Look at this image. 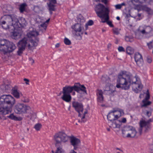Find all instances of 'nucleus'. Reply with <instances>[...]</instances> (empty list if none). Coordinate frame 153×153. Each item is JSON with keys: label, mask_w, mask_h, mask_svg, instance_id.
<instances>
[{"label": "nucleus", "mask_w": 153, "mask_h": 153, "mask_svg": "<svg viewBox=\"0 0 153 153\" xmlns=\"http://www.w3.org/2000/svg\"><path fill=\"white\" fill-rule=\"evenodd\" d=\"M134 49L131 47L128 46L126 48V53L128 54H132L134 53Z\"/></svg>", "instance_id": "27"}, {"label": "nucleus", "mask_w": 153, "mask_h": 153, "mask_svg": "<svg viewBox=\"0 0 153 153\" xmlns=\"http://www.w3.org/2000/svg\"><path fill=\"white\" fill-rule=\"evenodd\" d=\"M30 107L23 104L18 103L15 106L14 111L17 114L28 113L30 110Z\"/></svg>", "instance_id": "10"}, {"label": "nucleus", "mask_w": 153, "mask_h": 153, "mask_svg": "<svg viewBox=\"0 0 153 153\" xmlns=\"http://www.w3.org/2000/svg\"><path fill=\"white\" fill-rule=\"evenodd\" d=\"M19 50L17 51V53L18 55L20 56L23 53V51L25 50V48H22L20 47H18Z\"/></svg>", "instance_id": "42"}, {"label": "nucleus", "mask_w": 153, "mask_h": 153, "mask_svg": "<svg viewBox=\"0 0 153 153\" xmlns=\"http://www.w3.org/2000/svg\"><path fill=\"white\" fill-rule=\"evenodd\" d=\"M153 121V119H150L147 121H146L145 120H142L140 121L139 124L140 125V128L138 131L140 135H141L142 133V131L143 128H144V132H147L151 128V123Z\"/></svg>", "instance_id": "7"}, {"label": "nucleus", "mask_w": 153, "mask_h": 153, "mask_svg": "<svg viewBox=\"0 0 153 153\" xmlns=\"http://www.w3.org/2000/svg\"><path fill=\"white\" fill-rule=\"evenodd\" d=\"M119 122H120L122 123H125L126 121V118H123L122 119V120L121 121L118 120Z\"/></svg>", "instance_id": "54"}, {"label": "nucleus", "mask_w": 153, "mask_h": 153, "mask_svg": "<svg viewBox=\"0 0 153 153\" xmlns=\"http://www.w3.org/2000/svg\"><path fill=\"white\" fill-rule=\"evenodd\" d=\"M69 153H77V152H75L74 150H71Z\"/></svg>", "instance_id": "63"}, {"label": "nucleus", "mask_w": 153, "mask_h": 153, "mask_svg": "<svg viewBox=\"0 0 153 153\" xmlns=\"http://www.w3.org/2000/svg\"><path fill=\"white\" fill-rule=\"evenodd\" d=\"M107 22V24L111 27H114L113 25L112 24V22L110 21H108V20L107 21H105V20L102 21V22Z\"/></svg>", "instance_id": "49"}, {"label": "nucleus", "mask_w": 153, "mask_h": 153, "mask_svg": "<svg viewBox=\"0 0 153 153\" xmlns=\"http://www.w3.org/2000/svg\"><path fill=\"white\" fill-rule=\"evenodd\" d=\"M147 45L148 46V48L149 49H151L153 48L152 45V42L151 41L149 43H147Z\"/></svg>", "instance_id": "47"}, {"label": "nucleus", "mask_w": 153, "mask_h": 153, "mask_svg": "<svg viewBox=\"0 0 153 153\" xmlns=\"http://www.w3.org/2000/svg\"><path fill=\"white\" fill-rule=\"evenodd\" d=\"M30 114V116L31 117V119H35L36 117V114L35 112H33V110H30L29 111V112Z\"/></svg>", "instance_id": "36"}, {"label": "nucleus", "mask_w": 153, "mask_h": 153, "mask_svg": "<svg viewBox=\"0 0 153 153\" xmlns=\"http://www.w3.org/2000/svg\"><path fill=\"white\" fill-rule=\"evenodd\" d=\"M117 122H118L117 120L113 121L108 122V124L109 126L111 128H119L120 126L117 123Z\"/></svg>", "instance_id": "21"}, {"label": "nucleus", "mask_w": 153, "mask_h": 153, "mask_svg": "<svg viewBox=\"0 0 153 153\" xmlns=\"http://www.w3.org/2000/svg\"><path fill=\"white\" fill-rule=\"evenodd\" d=\"M22 101L25 102H28L29 101V100L26 97L22 99Z\"/></svg>", "instance_id": "57"}, {"label": "nucleus", "mask_w": 153, "mask_h": 153, "mask_svg": "<svg viewBox=\"0 0 153 153\" xmlns=\"http://www.w3.org/2000/svg\"><path fill=\"white\" fill-rule=\"evenodd\" d=\"M15 103L13 97L9 95H3L0 97V108H3L4 111H7V114H1L5 115L11 112V107Z\"/></svg>", "instance_id": "2"}, {"label": "nucleus", "mask_w": 153, "mask_h": 153, "mask_svg": "<svg viewBox=\"0 0 153 153\" xmlns=\"http://www.w3.org/2000/svg\"><path fill=\"white\" fill-rule=\"evenodd\" d=\"M138 2V0H136V1H135V0H131V3L134 4H135L134 2Z\"/></svg>", "instance_id": "61"}, {"label": "nucleus", "mask_w": 153, "mask_h": 153, "mask_svg": "<svg viewBox=\"0 0 153 153\" xmlns=\"http://www.w3.org/2000/svg\"><path fill=\"white\" fill-rule=\"evenodd\" d=\"M151 114L152 113L151 111H147L146 115L149 117L151 115Z\"/></svg>", "instance_id": "53"}, {"label": "nucleus", "mask_w": 153, "mask_h": 153, "mask_svg": "<svg viewBox=\"0 0 153 153\" xmlns=\"http://www.w3.org/2000/svg\"><path fill=\"white\" fill-rule=\"evenodd\" d=\"M147 93L146 94V96L145 99L148 100L150 97L149 94V93L148 90H147Z\"/></svg>", "instance_id": "51"}, {"label": "nucleus", "mask_w": 153, "mask_h": 153, "mask_svg": "<svg viewBox=\"0 0 153 153\" xmlns=\"http://www.w3.org/2000/svg\"><path fill=\"white\" fill-rule=\"evenodd\" d=\"M1 88L3 90L4 92H8L11 90L10 86L7 85H1Z\"/></svg>", "instance_id": "25"}, {"label": "nucleus", "mask_w": 153, "mask_h": 153, "mask_svg": "<svg viewBox=\"0 0 153 153\" xmlns=\"http://www.w3.org/2000/svg\"><path fill=\"white\" fill-rule=\"evenodd\" d=\"M87 24L88 25L91 26L93 24L94 22L93 20H90L88 22Z\"/></svg>", "instance_id": "52"}, {"label": "nucleus", "mask_w": 153, "mask_h": 153, "mask_svg": "<svg viewBox=\"0 0 153 153\" xmlns=\"http://www.w3.org/2000/svg\"><path fill=\"white\" fill-rule=\"evenodd\" d=\"M134 59L137 65L139 67L142 66L143 64V60L141 55L138 52L134 54Z\"/></svg>", "instance_id": "16"}, {"label": "nucleus", "mask_w": 153, "mask_h": 153, "mask_svg": "<svg viewBox=\"0 0 153 153\" xmlns=\"http://www.w3.org/2000/svg\"><path fill=\"white\" fill-rule=\"evenodd\" d=\"M125 39L126 42H131L134 41V38L131 36H126Z\"/></svg>", "instance_id": "31"}, {"label": "nucleus", "mask_w": 153, "mask_h": 153, "mask_svg": "<svg viewBox=\"0 0 153 153\" xmlns=\"http://www.w3.org/2000/svg\"><path fill=\"white\" fill-rule=\"evenodd\" d=\"M103 92L101 90L97 89L96 91V94L97 96V100L98 102L102 103L103 100Z\"/></svg>", "instance_id": "19"}, {"label": "nucleus", "mask_w": 153, "mask_h": 153, "mask_svg": "<svg viewBox=\"0 0 153 153\" xmlns=\"http://www.w3.org/2000/svg\"><path fill=\"white\" fill-rule=\"evenodd\" d=\"M69 138L70 139L71 144L74 146V149L76 150L78 146L80 143V140L73 136H69Z\"/></svg>", "instance_id": "17"}, {"label": "nucleus", "mask_w": 153, "mask_h": 153, "mask_svg": "<svg viewBox=\"0 0 153 153\" xmlns=\"http://www.w3.org/2000/svg\"><path fill=\"white\" fill-rule=\"evenodd\" d=\"M124 114V111L122 110L111 111L107 115V119L108 122L114 121Z\"/></svg>", "instance_id": "8"}, {"label": "nucleus", "mask_w": 153, "mask_h": 153, "mask_svg": "<svg viewBox=\"0 0 153 153\" xmlns=\"http://www.w3.org/2000/svg\"><path fill=\"white\" fill-rule=\"evenodd\" d=\"M42 125L41 124L38 123L35 125L34 128L36 130L38 131L40 130L42 127Z\"/></svg>", "instance_id": "40"}, {"label": "nucleus", "mask_w": 153, "mask_h": 153, "mask_svg": "<svg viewBox=\"0 0 153 153\" xmlns=\"http://www.w3.org/2000/svg\"><path fill=\"white\" fill-rule=\"evenodd\" d=\"M143 104L141 105V107H146L150 105L151 103V102L148 101V100L146 99L143 100L142 101Z\"/></svg>", "instance_id": "34"}, {"label": "nucleus", "mask_w": 153, "mask_h": 153, "mask_svg": "<svg viewBox=\"0 0 153 153\" xmlns=\"http://www.w3.org/2000/svg\"><path fill=\"white\" fill-rule=\"evenodd\" d=\"M144 10L146 11L149 15H152L153 14V10L147 7H144Z\"/></svg>", "instance_id": "35"}, {"label": "nucleus", "mask_w": 153, "mask_h": 153, "mask_svg": "<svg viewBox=\"0 0 153 153\" xmlns=\"http://www.w3.org/2000/svg\"><path fill=\"white\" fill-rule=\"evenodd\" d=\"M139 30L143 35H147L152 31V28L149 26L144 25L140 26Z\"/></svg>", "instance_id": "15"}, {"label": "nucleus", "mask_w": 153, "mask_h": 153, "mask_svg": "<svg viewBox=\"0 0 153 153\" xmlns=\"http://www.w3.org/2000/svg\"><path fill=\"white\" fill-rule=\"evenodd\" d=\"M120 30V29H119L117 28H114L112 29L113 33L117 35H118L119 34Z\"/></svg>", "instance_id": "41"}, {"label": "nucleus", "mask_w": 153, "mask_h": 153, "mask_svg": "<svg viewBox=\"0 0 153 153\" xmlns=\"http://www.w3.org/2000/svg\"><path fill=\"white\" fill-rule=\"evenodd\" d=\"M8 17L11 19L10 23L11 25V30L13 31L18 28L19 21L17 16L13 15H7Z\"/></svg>", "instance_id": "11"}, {"label": "nucleus", "mask_w": 153, "mask_h": 153, "mask_svg": "<svg viewBox=\"0 0 153 153\" xmlns=\"http://www.w3.org/2000/svg\"><path fill=\"white\" fill-rule=\"evenodd\" d=\"M140 33H141L140 32L138 29V31L135 33V37L138 39H141L142 37V36L140 34Z\"/></svg>", "instance_id": "43"}, {"label": "nucleus", "mask_w": 153, "mask_h": 153, "mask_svg": "<svg viewBox=\"0 0 153 153\" xmlns=\"http://www.w3.org/2000/svg\"><path fill=\"white\" fill-rule=\"evenodd\" d=\"M20 36V34L19 33L15 31L13 32V34L12 35V38L15 39L19 38Z\"/></svg>", "instance_id": "29"}, {"label": "nucleus", "mask_w": 153, "mask_h": 153, "mask_svg": "<svg viewBox=\"0 0 153 153\" xmlns=\"http://www.w3.org/2000/svg\"><path fill=\"white\" fill-rule=\"evenodd\" d=\"M27 39L26 38H24L20 40L18 43V47L25 48V47L27 43Z\"/></svg>", "instance_id": "22"}, {"label": "nucleus", "mask_w": 153, "mask_h": 153, "mask_svg": "<svg viewBox=\"0 0 153 153\" xmlns=\"http://www.w3.org/2000/svg\"><path fill=\"white\" fill-rule=\"evenodd\" d=\"M102 2L104 3L105 4L107 3V1L106 0H102Z\"/></svg>", "instance_id": "64"}, {"label": "nucleus", "mask_w": 153, "mask_h": 153, "mask_svg": "<svg viewBox=\"0 0 153 153\" xmlns=\"http://www.w3.org/2000/svg\"><path fill=\"white\" fill-rule=\"evenodd\" d=\"M10 42L7 40V42L5 43V44H4L3 45V47L4 48V50H0V51L2 52L4 54H5V49L8 46L9 44L10 43Z\"/></svg>", "instance_id": "37"}, {"label": "nucleus", "mask_w": 153, "mask_h": 153, "mask_svg": "<svg viewBox=\"0 0 153 153\" xmlns=\"http://www.w3.org/2000/svg\"><path fill=\"white\" fill-rule=\"evenodd\" d=\"M125 4L124 3H123L121 4H117L115 5V7L116 9H120L123 6H125Z\"/></svg>", "instance_id": "44"}, {"label": "nucleus", "mask_w": 153, "mask_h": 153, "mask_svg": "<svg viewBox=\"0 0 153 153\" xmlns=\"http://www.w3.org/2000/svg\"><path fill=\"white\" fill-rule=\"evenodd\" d=\"M25 6L26 4L24 3L20 5L19 9L21 13H23L25 11Z\"/></svg>", "instance_id": "38"}, {"label": "nucleus", "mask_w": 153, "mask_h": 153, "mask_svg": "<svg viewBox=\"0 0 153 153\" xmlns=\"http://www.w3.org/2000/svg\"><path fill=\"white\" fill-rule=\"evenodd\" d=\"M146 60L147 62L149 63H151L152 61L151 58L150 57H147Z\"/></svg>", "instance_id": "58"}, {"label": "nucleus", "mask_w": 153, "mask_h": 153, "mask_svg": "<svg viewBox=\"0 0 153 153\" xmlns=\"http://www.w3.org/2000/svg\"><path fill=\"white\" fill-rule=\"evenodd\" d=\"M64 42L66 45H70L71 44V41L68 38H65L64 39Z\"/></svg>", "instance_id": "45"}, {"label": "nucleus", "mask_w": 153, "mask_h": 153, "mask_svg": "<svg viewBox=\"0 0 153 153\" xmlns=\"http://www.w3.org/2000/svg\"><path fill=\"white\" fill-rule=\"evenodd\" d=\"M118 49L120 52H124L125 51L124 48L122 46L119 47Z\"/></svg>", "instance_id": "50"}, {"label": "nucleus", "mask_w": 153, "mask_h": 153, "mask_svg": "<svg viewBox=\"0 0 153 153\" xmlns=\"http://www.w3.org/2000/svg\"><path fill=\"white\" fill-rule=\"evenodd\" d=\"M63 95L62 97V99L67 102H71L72 97L70 94L62 93Z\"/></svg>", "instance_id": "20"}, {"label": "nucleus", "mask_w": 153, "mask_h": 153, "mask_svg": "<svg viewBox=\"0 0 153 153\" xmlns=\"http://www.w3.org/2000/svg\"><path fill=\"white\" fill-rule=\"evenodd\" d=\"M110 90V88L109 86H107L106 87L105 89L104 90L105 91H109Z\"/></svg>", "instance_id": "59"}, {"label": "nucleus", "mask_w": 153, "mask_h": 153, "mask_svg": "<svg viewBox=\"0 0 153 153\" xmlns=\"http://www.w3.org/2000/svg\"><path fill=\"white\" fill-rule=\"evenodd\" d=\"M24 80L25 82V84H26V85H29V80L28 79H26V78H24Z\"/></svg>", "instance_id": "56"}, {"label": "nucleus", "mask_w": 153, "mask_h": 153, "mask_svg": "<svg viewBox=\"0 0 153 153\" xmlns=\"http://www.w3.org/2000/svg\"><path fill=\"white\" fill-rule=\"evenodd\" d=\"M50 1L53 2L54 4H56V0H48Z\"/></svg>", "instance_id": "60"}, {"label": "nucleus", "mask_w": 153, "mask_h": 153, "mask_svg": "<svg viewBox=\"0 0 153 153\" xmlns=\"http://www.w3.org/2000/svg\"><path fill=\"white\" fill-rule=\"evenodd\" d=\"M74 91L78 93H80V91H82L87 94L86 88L83 85H80L79 83H76L73 86H65L62 88V93L70 94Z\"/></svg>", "instance_id": "3"}, {"label": "nucleus", "mask_w": 153, "mask_h": 153, "mask_svg": "<svg viewBox=\"0 0 153 153\" xmlns=\"http://www.w3.org/2000/svg\"><path fill=\"white\" fill-rule=\"evenodd\" d=\"M7 111H4L2 108H0V114H5L7 113ZM8 111H7V112Z\"/></svg>", "instance_id": "46"}, {"label": "nucleus", "mask_w": 153, "mask_h": 153, "mask_svg": "<svg viewBox=\"0 0 153 153\" xmlns=\"http://www.w3.org/2000/svg\"><path fill=\"white\" fill-rule=\"evenodd\" d=\"M55 4H54L53 2L50 1L49 4L48 5L49 10L51 11H54L55 8H54L55 5Z\"/></svg>", "instance_id": "32"}, {"label": "nucleus", "mask_w": 153, "mask_h": 153, "mask_svg": "<svg viewBox=\"0 0 153 153\" xmlns=\"http://www.w3.org/2000/svg\"><path fill=\"white\" fill-rule=\"evenodd\" d=\"M72 28L76 32H78L77 36H80L81 38L83 33L84 28L82 25L78 23L72 26Z\"/></svg>", "instance_id": "14"}, {"label": "nucleus", "mask_w": 153, "mask_h": 153, "mask_svg": "<svg viewBox=\"0 0 153 153\" xmlns=\"http://www.w3.org/2000/svg\"><path fill=\"white\" fill-rule=\"evenodd\" d=\"M8 117L12 120H22V118L21 117H17L14 115L13 114H10Z\"/></svg>", "instance_id": "26"}, {"label": "nucleus", "mask_w": 153, "mask_h": 153, "mask_svg": "<svg viewBox=\"0 0 153 153\" xmlns=\"http://www.w3.org/2000/svg\"><path fill=\"white\" fill-rule=\"evenodd\" d=\"M78 22L79 24H81L82 25L85 22V20L84 18L81 16L80 18H78L77 19Z\"/></svg>", "instance_id": "39"}, {"label": "nucleus", "mask_w": 153, "mask_h": 153, "mask_svg": "<svg viewBox=\"0 0 153 153\" xmlns=\"http://www.w3.org/2000/svg\"><path fill=\"white\" fill-rule=\"evenodd\" d=\"M4 93L3 89L1 88V86L0 87V94Z\"/></svg>", "instance_id": "62"}, {"label": "nucleus", "mask_w": 153, "mask_h": 153, "mask_svg": "<svg viewBox=\"0 0 153 153\" xmlns=\"http://www.w3.org/2000/svg\"><path fill=\"white\" fill-rule=\"evenodd\" d=\"M16 48V46L12 42H10L8 46L5 49V54L12 52Z\"/></svg>", "instance_id": "18"}, {"label": "nucleus", "mask_w": 153, "mask_h": 153, "mask_svg": "<svg viewBox=\"0 0 153 153\" xmlns=\"http://www.w3.org/2000/svg\"><path fill=\"white\" fill-rule=\"evenodd\" d=\"M7 40L3 39L0 40V50H4V48L3 47V45L5 44V43L7 42Z\"/></svg>", "instance_id": "28"}, {"label": "nucleus", "mask_w": 153, "mask_h": 153, "mask_svg": "<svg viewBox=\"0 0 153 153\" xmlns=\"http://www.w3.org/2000/svg\"><path fill=\"white\" fill-rule=\"evenodd\" d=\"M4 19L2 20H0V26L4 29H9V30L12 31L11 30V25L10 23L11 19L8 17L7 16H5L3 17Z\"/></svg>", "instance_id": "12"}, {"label": "nucleus", "mask_w": 153, "mask_h": 153, "mask_svg": "<svg viewBox=\"0 0 153 153\" xmlns=\"http://www.w3.org/2000/svg\"><path fill=\"white\" fill-rule=\"evenodd\" d=\"M131 85L132 89L135 93H138L143 88L140 82L136 76H133L129 72L122 71L117 76L116 87L122 89L127 90Z\"/></svg>", "instance_id": "1"}, {"label": "nucleus", "mask_w": 153, "mask_h": 153, "mask_svg": "<svg viewBox=\"0 0 153 153\" xmlns=\"http://www.w3.org/2000/svg\"><path fill=\"white\" fill-rule=\"evenodd\" d=\"M40 27H43L45 30H46L47 25L46 22L40 25Z\"/></svg>", "instance_id": "48"}, {"label": "nucleus", "mask_w": 153, "mask_h": 153, "mask_svg": "<svg viewBox=\"0 0 153 153\" xmlns=\"http://www.w3.org/2000/svg\"><path fill=\"white\" fill-rule=\"evenodd\" d=\"M19 26H18V28H20L21 27H24L27 24V23L25 19L23 17L21 18L19 20Z\"/></svg>", "instance_id": "23"}, {"label": "nucleus", "mask_w": 153, "mask_h": 153, "mask_svg": "<svg viewBox=\"0 0 153 153\" xmlns=\"http://www.w3.org/2000/svg\"><path fill=\"white\" fill-rule=\"evenodd\" d=\"M72 105L76 111L78 113L79 116L81 117L83 110V106L82 104L74 101L72 102Z\"/></svg>", "instance_id": "13"}, {"label": "nucleus", "mask_w": 153, "mask_h": 153, "mask_svg": "<svg viewBox=\"0 0 153 153\" xmlns=\"http://www.w3.org/2000/svg\"><path fill=\"white\" fill-rule=\"evenodd\" d=\"M59 146H56L57 150L56 153H62L64 152V150L62 149L61 145L58 144Z\"/></svg>", "instance_id": "33"}, {"label": "nucleus", "mask_w": 153, "mask_h": 153, "mask_svg": "<svg viewBox=\"0 0 153 153\" xmlns=\"http://www.w3.org/2000/svg\"><path fill=\"white\" fill-rule=\"evenodd\" d=\"M39 35L38 32L36 30H33L32 31H30L27 34V36L30 41V43L28 45V47L29 49L31 50L33 47H35L38 44L37 42L39 41V38H36V41H34L32 39V38H35L36 36Z\"/></svg>", "instance_id": "5"}, {"label": "nucleus", "mask_w": 153, "mask_h": 153, "mask_svg": "<svg viewBox=\"0 0 153 153\" xmlns=\"http://www.w3.org/2000/svg\"><path fill=\"white\" fill-rule=\"evenodd\" d=\"M122 134L127 137L134 138L136 137L137 132L135 128L131 126H128L122 130Z\"/></svg>", "instance_id": "9"}, {"label": "nucleus", "mask_w": 153, "mask_h": 153, "mask_svg": "<svg viewBox=\"0 0 153 153\" xmlns=\"http://www.w3.org/2000/svg\"><path fill=\"white\" fill-rule=\"evenodd\" d=\"M11 90L14 97L16 98H19L20 97V93L17 89V87L15 86Z\"/></svg>", "instance_id": "24"}, {"label": "nucleus", "mask_w": 153, "mask_h": 153, "mask_svg": "<svg viewBox=\"0 0 153 153\" xmlns=\"http://www.w3.org/2000/svg\"><path fill=\"white\" fill-rule=\"evenodd\" d=\"M95 10L96 13L100 18H105V21L109 20V10L108 8H106L105 6L100 3L96 5Z\"/></svg>", "instance_id": "4"}, {"label": "nucleus", "mask_w": 153, "mask_h": 153, "mask_svg": "<svg viewBox=\"0 0 153 153\" xmlns=\"http://www.w3.org/2000/svg\"><path fill=\"white\" fill-rule=\"evenodd\" d=\"M69 137V136L63 132H59L55 134L53 137L54 140L56 142L55 146H59L58 144L61 145L62 142H66L68 140Z\"/></svg>", "instance_id": "6"}, {"label": "nucleus", "mask_w": 153, "mask_h": 153, "mask_svg": "<svg viewBox=\"0 0 153 153\" xmlns=\"http://www.w3.org/2000/svg\"><path fill=\"white\" fill-rule=\"evenodd\" d=\"M87 113V111H86L83 113H82V115H81L80 117H81V123H85L87 121V119L85 118V114Z\"/></svg>", "instance_id": "30"}, {"label": "nucleus", "mask_w": 153, "mask_h": 153, "mask_svg": "<svg viewBox=\"0 0 153 153\" xmlns=\"http://www.w3.org/2000/svg\"><path fill=\"white\" fill-rule=\"evenodd\" d=\"M144 1L149 4H150L153 2V0H143Z\"/></svg>", "instance_id": "55"}]
</instances>
